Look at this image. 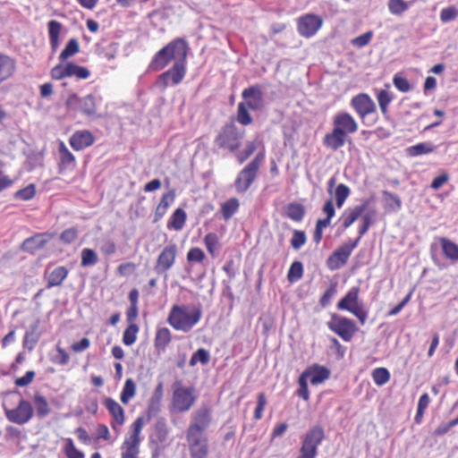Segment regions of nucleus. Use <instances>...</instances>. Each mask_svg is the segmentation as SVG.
Instances as JSON below:
<instances>
[{
  "label": "nucleus",
  "instance_id": "f257e3e1",
  "mask_svg": "<svg viewBox=\"0 0 458 458\" xmlns=\"http://www.w3.org/2000/svg\"><path fill=\"white\" fill-rule=\"evenodd\" d=\"M359 125L355 119L346 112H339L333 118V130L327 133L323 144L331 150L344 147L349 134L358 131Z\"/></svg>",
  "mask_w": 458,
  "mask_h": 458
},
{
  "label": "nucleus",
  "instance_id": "f03ea898",
  "mask_svg": "<svg viewBox=\"0 0 458 458\" xmlns=\"http://www.w3.org/2000/svg\"><path fill=\"white\" fill-rule=\"evenodd\" d=\"M189 47L182 38H176L158 50L152 57L149 64V71H161L165 68L173 60L184 62L188 55Z\"/></svg>",
  "mask_w": 458,
  "mask_h": 458
},
{
  "label": "nucleus",
  "instance_id": "7ed1b4c3",
  "mask_svg": "<svg viewBox=\"0 0 458 458\" xmlns=\"http://www.w3.org/2000/svg\"><path fill=\"white\" fill-rule=\"evenodd\" d=\"M186 305H174L169 312L167 322L175 330L190 332L201 318L202 311L199 307H192L191 311Z\"/></svg>",
  "mask_w": 458,
  "mask_h": 458
},
{
  "label": "nucleus",
  "instance_id": "20e7f679",
  "mask_svg": "<svg viewBox=\"0 0 458 458\" xmlns=\"http://www.w3.org/2000/svg\"><path fill=\"white\" fill-rule=\"evenodd\" d=\"M172 391L170 410L175 413L187 412L198 399L196 389L193 386H183L181 380L173 384Z\"/></svg>",
  "mask_w": 458,
  "mask_h": 458
},
{
  "label": "nucleus",
  "instance_id": "39448f33",
  "mask_svg": "<svg viewBox=\"0 0 458 458\" xmlns=\"http://www.w3.org/2000/svg\"><path fill=\"white\" fill-rule=\"evenodd\" d=\"M245 131L238 128L234 123H225L215 138V144L221 149L235 153L242 145Z\"/></svg>",
  "mask_w": 458,
  "mask_h": 458
},
{
  "label": "nucleus",
  "instance_id": "423d86ee",
  "mask_svg": "<svg viewBox=\"0 0 458 458\" xmlns=\"http://www.w3.org/2000/svg\"><path fill=\"white\" fill-rule=\"evenodd\" d=\"M170 428L165 417H158L150 428L148 445L151 449V457L158 458L167 445Z\"/></svg>",
  "mask_w": 458,
  "mask_h": 458
},
{
  "label": "nucleus",
  "instance_id": "0eeeda50",
  "mask_svg": "<svg viewBox=\"0 0 458 458\" xmlns=\"http://www.w3.org/2000/svg\"><path fill=\"white\" fill-rule=\"evenodd\" d=\"M360 287L353 286L349 289L346 294L338 301L337 309L347 310L354 315L364 325L368 318V310L365 309L362 301H359Z\"/></svg>",
  "mask_w": 458,
  "mask_h": 458
},
{
  "label": "nucleus",
  "instance_id": "6e6552de",
  "mask_svg": "<svg viewBox=\"0 0 458 458\" xmlns=\"http://www.w3.org/2000/svg\"><path fill=\"white\" fill-rule=\"evenodd\" d=\"M325 439V430L320 425L311 427L303 436L297 458H316L318 447Z\"/></svg>",
  "mask_w": 458,
  "mask_h": 458
},
{
  "label": "nucleus",
  "instance_id": "1a4fd4ad",
  "mask_svg": "<svg viewBox=\"0 0 458 458\" xmlns=\"http://www.w3.org/2000/svg\"><path fill=\"white\" fill-rule=\"evenodd\" d=\"M144 425L143 417H138L131 425V433L122 445L121 458H139L141 442L140 433Z\"/></svg>",
  "mask_w": 458,
  "mask_h": 458
},
{
  "label": "nucleus",
  "instance_id": "9d476101",
  "mask_svg": "<svg viewBox=\"0 0 458 458\" xmlns=\"http://www.w3.org/2000/svg\"><path fill=\"white\" fill-rule=\"evenodd\" d=\"M100 97L93 94H88L83 98L79 97L76 93L72 94L67 98L65 105L67 107H75L83 114L90 117L98 115V106L101 102Z\"/></svg>",
  "mask_w": 458,
  "mask_h": 458
},
{
  "label": "nucleus",
  "instance_id": "9b49d317",
  "mask_svg": "<svg viewBox=\"0 0 458 458\" xmlns=\"http://www.w3.org/2000/svg\"><path fill=\"white\" fill-rule=\"evenodd\" d=\"M327 326L345 342H350L358 330L352 319L336 313L331 315V319L327 323Z\"/></svg>",
  "mask_w": 458,
  "mask_h": 458
},
{
  "label": "nucleus",
  "instance_id": "f8f14e48",
  "mask_svg": "<svg viewBox=\"0 0 458 458\" xmlns=\"http://www.w3.org/2000/svg\"><path fill=\"white\" fill-rule=\"evenodd\" d=\"M264 159L262 153L258 154L238 174L235 187L238 191H245L254 182L260 165Z\"/></svg>",
  "mask_w": 458,
  "mask_h": 458
},
{
  "label": "nucleus",
  "instance_id": "ddd939ff",
  "mask_svg": "<svg viewBox=\"0 0 458 458\" xmlns=\"http://www.w3.org/2000/svg\"><path fill=\"white\" fill-rule=\"evenodd\" d=\"M186 74V64L184 62H174L167 71L158 75L156 84L158 88L165 89L169 86L180 84Z\"/></svg>",
  "mask_w": 458,
  "mask_h": 458
},
{
  "label": "nucleus",
  "instance_id": "4468645a",
  "mask_svg": "<svg viewBox=\"0 0 458 458\" xmlns=\"http://www.w3.org/2000/svg\"><path fill=\"white\" fill-rule=\"evenodd\" d=\"M186 440L191 458L208 457V442L206 433L186 430Z\"/></svg>",
  "mask_w": 458,
  "mask_h": 458
},
{
  "label": "nucleus",
  "instance_id": "2eb2a0df",
  "mask_svg": "<svg viewBox=\"0 0 458 458\" xmlns=\"http://www.w3.org/2000/svg\"><path fill=\"white\" fill-rule=\"evenodd\" d=\"M4 409L7 420L18 425L26 424L32 419L34 414L32 404L28 400L22 398L19 401L17 407L13 409L4 407Z\"/></svg>",
  "mask_w": 458,
  "mask_h": 458
},
{
  "label": "nucleus",
  "instance_id": "dca6fc26",
  "mask_svg": "<svg viewBox=\"0 0 458 458\" xmlns=\"http://www.w3.org/2000/svg\"><path fill=\"white\" fill-rule=\"evenodd\" d=\"M212 421V411L208 404H202L191 413L187 430L204 432Z\"/></svg>",
  "mask_w": 458,
  "mask_h": 458
},
{
  "label": "nucleus",
  "instance_id": "f3484780",
  "mask_svg": "<svg viewBox=\"0 0 458 458\" xmlns=\"http://www.w3.org/2000/svg\"><path fill=\"white\" fill-rule=\"evenodd\" d=\"M323 19L313 13H307L298 18L297 30L304 38L313 37L322 27Z\"/></svg>",
  "mask_w": 458,
  "mask_h": 458
},
{
  "label": "nucleus",
  "instance_id": "a211bd4d",
  "mask_svg": "<svg viewBox=\"0 0 458 458\" xmlns=\"http://www.w3.org/2000/svg\"><path fill=\"white\" fill-rule=\"evenodd\" d=\"M177 255V245L170 243L166 245L157 257L154 270L157 274H165L174 264Z\"/></svg>",
  "mask_w": 458,
  "mask_h": 458
},
{
  "label": "nucleus",
  "instance_id": "6ab92c4d",
  "mask_svg": "<svg viewBox=\"0 0 458 458\" xmlns=\"http://www.w3.org/2000/svg\"><path fill=\"white\" fill-rule=\"evenodd\" d=\"M242 103L249 106L250 110L259 111L264 106L263 93L259 84L246 88L242 92Z\"/></svg>",
  "mask_w": 458,
  "mask_h": 458
},
{
  "label": "nucleus",
  "instance_id": "aec40b11",
  "mask_svg": "<svg viewBox=\"0 0 458 458\" xmlns=\"http://www.w3.org/2000/svg\"><path fill=\"white\" fill-rule=\"evenodd\" d=\"M351 106L361 119L375 113L377 110L374 101L366 93H360L354 96L351 100Z\"/></svg>",
  "mask_w": 458,
  "mask_h": 458
},
{
  "label": "nucleus",
  "instance_id": "412c9836",
  "mask_svg": "<svg viewBox=\"0 0 458 458\" xmlns=\"http://www.w3.org/2000/svg\"><path fill=\"white\" fill-rule=\"evenodd\" d=\"M95 142V137L89 130H78L69 139V144L75 151L83 150Z\"/></svg>",
  "mask_w": 458,
  "mask_h": 458
},
{
  "label": "nucleus",
  "instance_id": "4be33fe9",
  "mask_svg": "<svg viewBox=\"0 0 458 458\" xmlns=\"http://www.w3.org/2000/svg\"><path fill=\"white\" fill-rule=\"evenodd\" d=\"M16 72V60L7 54L0 53V85L12 80Z\"/></svg>",
  "mask_w": 458,
  "mask_h": 458
},
{
  "label": "nucleus",
  "instance_id": "5701e85b",
  "mask_svg": "<svg viewBox=\"0 0 458 458\" xmlns=\"http://www.w3.org/2000/svg\"><path fill=\"white\" fill-rule=\"evenodd\" d=\"M54 237L53 233H42L25 239L21 244V250L30 253L44 248V246Z\"/></svg>",
  "mask_w": 458,
  "mask_h": 458
},
{
  "label": "nucleus",
  "instance_id": "b1692460",
  "mask_svg": "<svg viewBox=\"0 0 458 458\" xmlns=\"http://www.w3.org/2000/svg\"><path fill=\"white\" fill-rule=\"evenodd\" d=\"M163 394V384L159 383L154 389L152 395L148 400V408L146 411L148 420H150L152 418L156 417L161 411Z\"/></svg>",
  "mask_w": 458,
  "mask_h": 458
},
{
  "label": "nucleus",
  "instance_id": "393cba45",
  "mask_svg": "<svg viewBox=\"0 0 458 458\" xmlns=\"http://www.w3.org/2000/svg\"><path fill=\"white\" fill-rule=\"evenodd\" d=\"M352 252V251L349 246H347L346 243H344L339 248H337L328 258V267L332 270L340 268L346 264Z\"/></svg>",
  "mask_w": 458,
  "mask_h": 458
},
{
  "label": "nucleus",
  "instance_id": "a878e982",
  "mask_svg": "<svg viewBox=\"0 0 458 458\" xmlns=\"http://www.w3.org/2000/svg\"><path fill=\"white\" fill-rule=\"evenodd\" d=\"M103 403L113 417V429L118 430L115 424L121 426L124 423V411L123 407L111 397H105Z\"/></svg>",
  "mask_w": 458,
  "mask_h": 458
},
{
  "label": "nucleus",
  "instance_id": "bb28decb",
  "mask_svg": "<svg viewBox=\"0 0 458 458\" xmlns=\"http://www.w3.org/2000/svg\"><path fill=\"white\" fill-rule=\"evenodd\" d=\"M301 374H303L312 385H318L328 379L330 370L321 365L313 364L308 367Z\"/></svg>",
  "mask_w": 458,
  "mask_h": 458
},
{
  "label": "nucleus",
  "instance_id": "cd10ccee",
  "mask_svg": "<svg viewBox=\"0 0 458 458\" xmlns=\"http://www.w3.org/2000/svg\"><path fill=\"white\" fill-rule=\"evenodd\" d=\"M58 168L60 172L72 170L76 167V158L74 155L68 149L63 141H60L58 144Z\"/></svg>",
  "mask_w": 458,
  "mask_h": 458
},
{
  "label": "nucleus",
  "instance_id": "c85d7f7f",
  "mask_svg": "<svg viewBox=\"0 0 458 458\" xmlns=\"http://www.w3.org/2000/svg\"><path fill=\"white\" fill-rule=\"evenodd\" d=\"M63 25L60 21L51 20L47 23V31L51 49L55 52L59 47V38L62 32Z\"/></svg>",
  "mask_w": 458,
  "mask_h": 458
},
{
  "label": "nucleus",
  "instance_id": "c756f323",
  "mask_svg": "<svg viewBox=\"0 0 458 458\" xmlns=\"http://www.w3.org/2000/svg\"><path fill=\"white\" fill-rule=\"evenodd\" d=\"M39 321L37 320L33 324L30 326V327L25 332L22 345L23 348L28 349L29 351H32L36 346L38 339L39 334L37 333L38 329Z\"/></svg>",
  "mask_w": 458,
  "mask_h": 458
},
{
  "label": "nucleus",
  "instance_id": "7c9ffc66",
  "mask_svg": "<svg viewBox=\"0 0 458 458\" xmlns=\"http://www.w3.org/2000/svg\"><path fill=\"white\" fill-rule=\"evenodd\" d=\"M68 269L64 266H59L49 272L47 276V288H52L59 286L63 284L68 276Z\"/></svg>",
  "mask_w": 458,
  "mask_h": 458
},
{
  "label": "nucleus",
  "instance_id": "2f4dec72",
  "mask_svg": "<svg viewBox=\"0 0 458 458\" xmlns=\"http://www.w3.org/2000/svg\"><path fill=\"white\" fill-rule=\"evenodd\" d=\"M306 214L303 205L297 202H290L284 208V216L294 222L302 221Z\"/></svg>",
  "mask_w": 458,
  "mask_h": 458
},
{
  "label": "nucleus",
  "instance_id": "473e14b6",
  "mask_svg": "<svg viewBox=\"0 0 458 458\" xmlns=\"http://www.w3.org/2000/svg\"><path fill=\"white\" fill-rule=\"evenodd\" d=\"M440 245L444 256L453 263L458 262V244L447 238L440 239Z\"/></svg>",
  "mask_w": 458,
  "mask_h": 458
},
{
  "label": "nucleus",
  "instance_id": "72a5a7b5",
  "mask_svg": "<svg viewBox=\"0 0 458 458\" xmlns=\"http://www.w3.org/2000/svg\"><path fill=\"white\" fill-rule=\"evenodd\" d=\"M171 340V332L167 327L158 328L154 340L155 348L158 352H165Z\"/></svg>",
  "mask_w": 458,
  "mask_h": 458
},
{
  "label": "nucleus",
  "instance_id": "f704fd0d",
  "mask_svg": "<svg viewBox=\"0 0 458 458\" xmlns=\"http://www.w3.org/2000/svg\"><path fill=\"white\" fill-rule=\"evenodd\" d=\"M187 219V214L182 208H177L172 214L170 219L167 222V228L175 231H181L185 225Z\"/></svg>",
  "mask_w": 458,
  "mask_h": 458
},
{
  "label": "nucleus",
  "instance_id": "c9c22d12",
  "mask_svg": "<svg viewBox=\"0 0 458 458\" xmlns=\"http://www.w3.org/2000/svg\"><path fill=\"white\" fill-rule=\"evenodd\" d=\"M33 404L35 407L36 415L40 419L47 417L51 411L47 398L38 393L35 394L33 397Z\"/></svg>",
  "mask_w": 458,
  "mask_h": 458
},
{
  "label": "nucleus",
  "instance_id": "e433bc0d",
  "mask_svg": "<svg viewBox=\"0 0 458 458\" xmlns=\"http://www.w3.org/2000/svg\"><path fill=\"white\" fill-rule=\"evenodd\" d=\"M436 147L429 142H420L406 148L409 157H418L434 152Z\"/></svg>",
  "mask_w": 458,
  "mask_h": 458
},
{
  "label": "nucleus",
  "instance_id": "4c0bfd02",
  "mask_svg": "<svg viewBox=\"0 0 458 458\" xmlns=\"http://www.w3.org/2000/svg\"><path fill=\"white\" fill-rule=\"evenodd\" d=\"M80 52V44L77 38H73L68 40L64 48L59 55V60L64 62L70 57Z\"/></svg>",
  "mask_w": 458,
  "mask_h": 458
},
{
  "label": "nucleus",
  "instance_id": "58836bf2",
  "mask_svg": "<svg viewBox=\"0 0 458 458\" xmlns=\"http://www.w3.org/2000/svg\"><path fill=\"white\" fill-rule=\"evenodd\" d=\"M250 107L248 105L240 102L237 106L236 121L242 126H247L252 123L253 119L249 112Z\"/></svg>",
  "mask_w": 458,
  "mask_h": 458
},
{
  "label": "nucleus",
  "instance_id": "ea45409f",
  "mask_svg": "<svg viewBox=\"0 0 458 458\" xmlns=\"http://www.w3.org/2000/svg\"><path fill=\"white\" fill-rule=\"evenodd\" d=\"M68 77H75L78 80H87L90 76V72L87 67L81 66L72 62H68Z\"/></svg>",
  "mask_w": 458,
  "mask_h": 458
},
{
  "label": "nucleus",
  "instance_id": "a19ab883",
  "mask_svg": "<svg viewBox=\"0 0 458 458\" xmlns=\"http://www.w3.org/2000/svg\"><path fill=\"white\" fill-rule=\"evenodd\" d=\"M205 246L212 257H216L220 249V242L215 233H208L204 237Z\"/></svg>",
  "mask_w": 458,
  "mask_h": 458
},
{
  "label": "nucleus",
  "instance_id": "79ce46f5",
  "mask_svg": "<svg viewBox=\"0 0 458 458\" xmlns=\"http://www.w3.org/2000/svg\"><path fill=\"white\" fill-rule=\"evenodd\" d=\"M136 394V384L132 378L125 380L123 388L122 390L120 400L123 403L127 404L129 401L134 397Z\"/></svg>",
  "mask_w": 458,
  "mask_h": 458
},
{
  "label": "nucleus",
  "instance_id": "37998d69",
  "mask_svg": "<svg viewBox=\"0 0 458 458\" xmlns=\"http://www.w3.org/2000/svg\"><path fill=\"white\" fill-rule=\"evenodd\" d=\"M360 206H363L361 222H367L370 225H374L377 218V210L376 208L370 206V202H362Z\"/></svg>",
  "mask_w": 458,
  "mask_h": 458
},
{
  "label": "nucleus",
  "instance_id": "c03bdc74",
  "mask_svg": "<svg viewBox=\"0 0 458 458\" xmlns=\"http://www.w3.org/2000/svg\"><path fill=\"white\" fill-rule=\"evenodd\" d=\"M303 276V265L301 261H293L287 273V279L291 283L299 281Z\"/></svg>",
  "mask_w": 458,
  "mask_h": 458
},
{
  "label": "nucleus",
  "instance_id": "a18cd8bd",
  "mask_svg": "<svg viewBox=\"0 0 458 458\" xmlns=\"http://www.w3.org/2000/svg\"><path fill=\"white\" fill-rule=\"evenodd\" d=\"M372 378L374 383L378 386H384L390 380V372L386 368H377L372 371Z\"/></svg>",
  "mask_w": 458,
  "mask_h": 458
},
{
  "label": "nucleus",
  "instance_id": "49530a36",
  "mask_svg": "<svg viewBox=\"0 0 458 458\" xmlns=\"http://www.w3.org/2000/svg\"><path fill=\"white\" fill-rule=\"evenodd\" d=\"M210 360V354L208 351L204 348L198 349L190 359V366L194 367L198 362L206 365Z\"/></svg>",
  "mask_w": 458,
  "mask_h": 458
},
{
  "label": "nucleus",
  "instance_id": "de8ad7c7",
  "mask_svg": "<svg viewBox=\"0 0 458 458\" xmlns=\"http://www.w3.org/2000/svg\"><path fill=\"white\" fill-rule=\"evenodd\" d=\"M377 99L382 114L386 115L388 112V106L393 100L392 95L386 89H380L377 93Z\"/></svg>",
  "mask_w": 458,
  "mask_h": 458
},
{
  "label": "nucleus",
  "instance_id": "09e8293b",
  "mask_svg": "<svg viewBox=\"0 0 458 458\" xmlns=\"http://www.w3.org/2000/svg\"><path fill=\"white\" fill-rule=\"evenodd\" d=\"M81 256V265L84 267L94 266L98 261L97 253L92 249L89 248L82 249Z\"/></svg>",
  "mask_w": 458,
  "mask_h": 458
},
{
  "label": "nucleus",
  "instance_id": "8fccbe9b",
  "mask_svg": "<svg viewBox=\"0 0 458 458\" xmlns=\"http://www.w3.org/2000/svg\"><path fill=\"white\" fill-rule=\"evenodd\" d=\"M139 327L135 323L130 324L124 330L123 335V343L130 346L136 342Z\"/></svg>",
  "mask_w": 458,
  "mask_h": 458
},
{
  "label": "nucleus",
  "instance_id": "3c124183",
  "mask_svg": "<svg viewBox=\"0 0 458 458\" xmlns=\"http://www.w3.org/2000/svg\"><path fill=\"white\" fill-rule=\"evenodd\" d=\"M362 211L363 206H357L349 213L345 212L344 214V228L346 229L350 227L362 215Z\"/></svg>",
  "mask_w": 458,
  "mask_h": 458
},
{
  "label": "nucleus",
  "instance_id": "603ef678",
  "mask_svg": "<svg viewBox=\"0 0 458 458\" xmlns=\"http://www.w3.org/2000/svg\"><path fill=\"white\" fill-rule=\"evenodd\" d=\"M389 12L394 15H401L409 8V4L404 0H388Z\"/></svg>",
  "mask_w": 458,
  "mask_h": 458
},
{
  "label": "nucleus",
  "instance_id": "864d4df0",
  "mask_svg": "<svg viewBox=\"0 0 458 458\" xmlns=\"http://www.w3.org/2000/svg\"><path fill=\"white\" fill-rule=\"evenodd\" d=\"M337 293V283L336 282H331L329 286L327 288L323 295L321 296L319 300V304L321 307L326 308L330 303L334 296Z\"/></svg>",
  "mask_w": 458,
  "mask_h": 458
},
{
  "label": "nucleus",
  "instance_id": "5fc2aeb1",
  "mask_svg": "<svg viewBox=\"0 0 458 458\" xmlns=\"http://www.w3.org/2000/svg\"><path fill=\"white\" fill-rule=\"evenodd\" d=\"M64 452L67 458H85L84 453L75 447L72 438L65 439Z\"/></svg>",
  "mask_w": 458,
  "mask_h": 458
},
{
  "label": "nucleus",
  "instance_id": "6e6d98bb",
  "mask_svg": "<svg viewBox=\"0 0 458 458\" xmlns=\"http://www.w3.org/2000/svg\"><path fill=\"white\" fill-rule=\"evenodd\" d=\"M298 385L299 388L296 391V394L304 401H308L310 399L308 378L303 374L300 375L298 378Z\"/></svg>",
  "mask_w": 458,
  "mask_h": 458
},
{
  "label": "nucleus",
  "instance_id": "4d7b16f0",
  "mask_svg": "<svg viewBox=\"0 0 458 458\" xmlns=\"http://www.w3.org/2000/svg\"><path fill=\"white\" fill-rule=\"evenodd\" d=\"M84 407L88 412L94 415L97 414L98 411V397L94 392H91L89 394H87L84 401Z\"/></svg>",
  "mask_w": 458,
  "mask_h": 458
},
{
  "label": "nucleus",
  "instance_id": "13d9d810",
  "mask_svg": "<svg viewBox=\"0 0 458 458\" xmlns=\"http://www.w3.org/2000/svg\"><path fill=\"white\" fill-rule=\"evenodd\" d=\"M239 202H223L221 214L225 221H228L238 210Z\"/></svg>",
  "mask_w": 458,
  "mask_h": 458
},
{
  "label": "nucleus",
  "instance_id": "bf43d9fd",
  "mask_svg": "<svg viewBox=\"0 0 458 458\" xmlns=\"http://www.w3.org/2000/svg\"><path fill=\"white\" fill-rule=\"evenodd\" d=\"M68 64H58L55 65L51 71L50 75L53 80L60 81L68 77Z\"/></svg>",
  "mask_w": 458,
  "mask_h": 458
},
{
  "label": "nucleus",
  "instance_id": "052dcab7",
  "mask_svg": "<svg viewBox=\"0 0 458 458\" xmlns=\"http://www.w3.org/2000/svg\"><path fill=\"white\" fill-rule=\"evenodd\" d=\"M307 237L304 231L294 230L291 239V246L294 250H300L306 242Z\"/></svg>",
  "mask_w": 458,
  "mask_h": 458
},
{
  "label": "nucleus",
  "instance_id": "680f3d73",
  "mask_svg": "<svg viewBox=\"0 0 458 458\" xmlns=\"http://www.w3.org/2000/svg\"><path fill=\"white\" fill-rule=\"evenodd\" d=\"M267 397L265 393L261 392L259 393L257 395V406L254 411V419L256 420H260L263 417V411L265 410V407L267 405Z\"/></svg>",
  "mask_w": 458,
  "mask_h": 458
},
{
  "label": "nucleus",
  "instance_id": "e2e57ef3",
  "mask_svg": "<svg viewBox=\"0 0 458 458\" xmlns=\"http://www.w3.org/2000/svg\"><path fill=\"white\" fill-rule=\"evenodd\" d=\"M78 238V230L76 227H70L65 229L60 234V241L64 244H71Z\"/></svg>",
  "mask_w": 458,
  "mask_h": 458
},
{
  "label": "nucleus",
  "instance_id": "0e129e2a",
  "mask_svg": "<svg viewBox=\"0 0 458 458\" xmlns=\"http://www.w3.org/2000/svg\"><path fill=\"white\" fill-rule=\"evenodd\" d=\"M36 194V187L33 183L29 184L23 189L19 190L15 193V197L22 200H30L34 198Z\"/></svg>",
  "mask_w": 458,
  "mask_h": 458
},
{
  "label": "nucleus",
  "instance_id": "69168bd1",
  "mask_svg": "<svg viewBox=\"0 0 458 458\" xmlns=\"http://www.w3.org/2000/svg\"><path fill=\"white\" fill-rule=\"evenodd\" d=\"M257 144L255 141H249L244 149L241 152H239L236 157L238 161L242 164L244 161H246L256 150Z\"/></svg>",
  "mask_w": 458,
  "mask_h": 458
},
{
  "label": "nucleus",
  "instance_id": "338daca9",
  "mask_svg": "<svg viewBox=\"0 0 458 458\" xmlns=\"http://www.w3.org/2000/svg\"><path fill=\"white\" fill-rule=\"evenodd\" d=\"M458 16V9L455 6H448L440 12V20L442 22L454 21Z\"/></svg>",
  "mask_w": 458,
  "mask_h": 458
},
{
  "label": "nucleus",
  "instance_id": "774afa93",
  "mask_svg": "<svg viewBox=\"0 0 458 458\" xmlns=\"http://www.w3.org/2000/svg\"><path fill=\"white\" fill-rule=\"evenodd\" d=\"M373 37V31L369 30L365 33H363L360 36H358L352 39L351 43L352 46L357 47L359 48L367 46L372 39Z\"/></svg>",
  "mask_w": 458,
  "mask_h": 458
}]
</instances>
